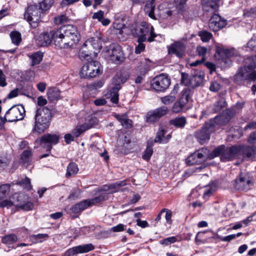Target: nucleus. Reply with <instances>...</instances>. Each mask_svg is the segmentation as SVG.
<instances>
[{"label":"nucleus","instance_id":"nucleus-1","mask_svg":"<svg viewBox=\"0 0 256 256\" xmlns=\"http://www.w3.org/2000/svg\"><path fill=\"white\" fill-rule=\"evenodd\" d=\"M256 56H248L244 60V66L240 68L234 77L238 84H250L256 80Z\"/></svg>","mask_w":256,"mask_h":256},{"label":"nucleus","instance_id":"nucleus-2","mask_svg":"<svg viewBox=\"0 0 256 256\" xmlns=\"http://www.w3.org/2000/svg\"><path fill=\"white\" fill-rule=\"evenodd\" d=\"M52 115L48 107L37 108L34 116V123L32 132L40 134L48 129L50 124Z\"/></svg>","mask_w":256,"mask_h":256},{"label":"nucleus","instance_id":"nucleus-3","mask_svg":"<svg viewBox=\"0 0 256 256\" xmlns=\"http://www.w3.org/2000/svg\"><path fill=\"white\" fill-rule=\"evenodd\" d=\"M240 150V148L235 146L226 147L224 145H220L216 148L210 152V159H212L215 157L220 156L222 162L231 161L238 156Z\"/></svg>","mask_w":256,"mask_h":256},{"label":"nucleus","instance_id":"nucleus-4","mask_svg":"<svg viewBox=\"0 0 256 256\" xmlns=\"http://www.w3.org/2000/svg\"><path fill=\"white\" fill-rule=\"evenodd\" d=\"M215 130L216 126L214 124L213 121L208 120L200 130L195 132L194 136L200 144H203L208 142L211 134Z\"/></svg>","mask_w":256,"mask_h":256},{"label":"nucleus","instance_id":"nucleus-5","mask_svg":"<svg viewBox=\"0 0 256 256\" xmlns=\"http://www.w3.org/2000/svg\"><path fill=\"white\" fill-rule=\"evenodd\" d=\"M43 14L44 12L38 6L32 4L27 7L24 14V17L32 28H36L41 21Z\"/></svg>","mask_w":256,"mask_h":256},{"label":"nucleus","instance_id":"nucleus-6","mask_svg":"<svg viewBox=\"0 0 256 256\" xmlns=\"http://www.w3.org/2000/svg\"><path fill=\"white\" fill-rule=\"evenodd\" d=\"M105 53L110 60L116 64L124 62V54L121 46L118 44L114 43L105 48Z\"/></svg>","mask_w":256,"mask_h":256},{"label":"nucleus","instance_id":"nucleus-7","mask_svg":"<svg viewBox=\"0 0 256 256\" xmlns=\"http://www.w3.org/2000/svg\"><path fill=\"white\" fill-rule=\"evenodd\" d=\"M254 183L249 174L241 173L236 178L234 184V188L239 191L248 192L252 188Z\"/></svg>","mask_w":256,"mask_h":256},{"label":"nucleus","instance_id":"nucleus-8","mask_svg":"<svg viewBox=\"0 0 256 256\" xmlns=\"http://www.w3.org/2000/svg\"><path fill=\"white\" fill-rule=\"evenodd\" d=\"M170 84V78L164 74H161L152 80L151 86L156 91L162 92L169 87Z\"/></svg>","mask_w":256,"mask_h":256},{"label":"nucleus","instance_id":"nucleus-9","mask_svg":"<svg viewBox=\"0 0 256 256\" xmlns=\"http://www.w3.org/2000/svg\"><path fill=\"white\" fill-rule=\"evenodd\" d=\"M60 136L56 134H46L40 138L41 146L46 150V152H50L54 145L59 142Z\"/></svg>","mask_w":256,"mask_h":256},{"label":"nucleus","instance_id":"nucleus-10","mask_svg":"<svg viewBox=\"0 0 256 256\" xmlns=\"http://www.w3.org/2000/svg\"><path fill=\"white\" fill-rule=\"evenodd\" d=\"M236 112L234 108L226 109L222 113L214 117V119L211 118L214 124H217L220 126H224L227 124L230 120L236 115Z\"/></svg>","mask_w":256,"mask_h":256},{"label":"nucleus","instance_id":"nucleus-11","mask_svg":"<svg viewBox=\"0 0 256 256\" xmlns=\"http://www.w3.org/2000/svg\"><path fill=\"white\" fill-rule=\"evenodd\" d=\"M56 30L58 32L56 34L59 36H64L74 42H78L80 40V34L77 28L73 25L64 26Z\"/></svg>","mask_w":256,"mask_h":256},{"label":"nucleus","instance_id":"nucleus-12","mask_svg":"<svg viewBox=\"0 0 256 256\" xmlns=\"http://www.w3.org/2000/svg\"><path fill=\"white\" fill-rule=\"evenodd\" d=\"M25 110L22 105L18 106H13L6 112V116L8 118V122H14L20 120L24 118Z\"/></svg>","mask_w":256,"mask_h":256},{"label":"nucleus","instance_id":"nucleus-13","mask_svg":"<svg viewBox=\"0 0 256 256\" xmlns=\"http://www.w3.org/2000/svg\"><path fill=\"white\" fill-rule=\"evenodd\" d=\"M227 24V21L219 14H214L209 20V28L214 32H217Z\"/></svg>","mask_w":256,"mask_h":256},{"label":"nucleus","instance_id":"nucleus-14","mask_svg":"<svg viewBox=\"0 0 256 256\" xmlns=\"http://www.w3.org/2000/svg\"><path fill=\"white\" fill-rule=\"evenodd\" d=\"M94 249L92 244H85L74 246L68 250L65 253L66 256H72L78 254L86 253Z\"/></svg>","mask_w":256,"mask_h":256},{"label":"nucleus","instance_id":"nucleus-15","mask_svg":"<svg viewBox=\"0 0 256 256\" xmlns=\"http://www.w3.org/2000/svg\"><path fill=\"white\" fill-rule=\"evenodd\" d=\"M54 34V30L42 33L36 40L37 45L42 47L50 45L53 40Z\"/></svg>","mask_w":256,"mask_h":256},{"label":"nucleus","instance_id":"nucleus-16","mask_svg":"<svg viewBox=\"0 0 256 256\" xmlns=\"http://www.w3.org/2000/svg\"><path fill=\"white\" fill-rule=\"evenodd\" d=\"M168 112V108L164 106L149 112L146 115V121L148 122L154 123L158 120L162 116L166 114Z\"/></svg>","mask_w":256,"mask_h":256},{"label":"nucleus","instance_id":"nucleus-17","mask_svg":"<svg viewBox=\"0 0 256 256\" xmlns=\"http://www.w3.org/2000/svg\"><path fill=\"white\" fill-rule=\"evenodd\" d=\"M216 50V56H218V58L221 59L226 62V58L233 56L236 54V50L234 48L228 50L217 46Z\"/></svg>","mask_w":256,"mask_h":256},{"label":"nucleus","instance_id":"nucleus-18","mask_svg":"<svg viewBox=\"0 0 256 256\" xmlns=\"http://www.w3.org/2000/svg\"><path fill=\"white\" fill-rule=\"evenodd\" d=\"M185 50L186 47L182 42H176L168 48V52L170 54H175L178 58H182L184 54Z\"/></svg>","mask_w":256,"mask_h":256},{"label":"nucleus","instance_id":"nucleus-19","mask_svg":"<svg viewBox=\"0 0 256 256\" xmlns=\"http://www.w3.org/2000/svg\"><path fill=\"white\" fill-rule=\"evenodd\" d=\"M204 78V73L200 70H195L191 74V88H194L200 86Z\"/></svg>","mask_w":256,"mask_h":256},{"label":"nucleus","instance_id":"nucleus-20","mask_svg":"<svg viewBox=\"0 0 256 256\" xmlns=\"http://www.w3.org/2000/svg\"><path fill=\"white\" fill-rule=\"evenodd\" d=\"M91 121H93V120H90V123L86 122L82 125L77 126L72 131V134L74 136L78 138L85 131L90 128L94 124V122L92 123Z\"/></svg>","mask_w":256,"mask_h":256},{"label":"nucleus","instance_id":"nucleus-21","mask_svg":"<svg viewBox=\"0 0 256 256\" xmlns=\"http://www.w3.org/2000/svg\"><path fill=\"white\" fill-rule=\"evenodd\" d=\"M92 68H90L89 64H84L80 72V75L82 78H92L98 76V73L93 72Z\"/></svg>","mask_w":256,"mask_h":256},{"label":"nucleus","instance_id":"nucleus-22","mask_svg":"<svg viewBox=\"0 0 256 256\" xmlns=\"http://www.w3.org/2000/svg\"><path fill=\"white\" fill-rule=\"evenodd\" d=\"M120 88L112 87L106 94V96L108 98H110L112 102L117 104L118 102V91Z\"/></svg>","mask_w":256,"mask_h":256},{"label":"nucleus","instance_id":"nucleus-23","mask_svg":"<svg viewBox=\"0 0 256 256\" xmlns=\"http://www.w3.org/2000/svg\"><path fill=\"white\" fill-rule=\"evenodd\" d=\"M149 60L146 58L142 60L136 68V71L138 74L144 76L149 70Z\"/></svg>","mask_w":256,"mask_h":256},{"label":"nucleus","instance_id":"nucleus-24","mask_svg":"<svg viewBox=\"0 0 256 256\" xmlns=\"http://www.w3.org/2000/svg\"><path fill=\"white\" fill-rule=\"evenodd\" d=\"M194 153L198 159V162H199L200 164L204 162L206 158L210 159V152L209 153V151L207 148H202L197 152H194Z\"/></svg>","mask_w":256,"mask_h":256},{"label":"nucleus","instance_id":"nucleus-25","mask_svg":"<svg viewBox=\"0 0 256 256\" xmlns=\"http://www.w3.org/2000/svg\"><path fill=\"white\" fill-rule=\"evenodd\" d=\"M186 124V120L185 117H176L170 120L169 124L176 128H182Z\"/></svg>","mask_w":256,"mask_h":256},{"label":"nucleus","instance_id":"nucleus-26","mask_svg":"<svg viewBox=\"0 0 256 256\" xmlns=\"http://www.w3.org/2000/svg\"><path fill=\"white\" fill-rule=\"evenodd\" d=\"M114 116L125 128H130L132 126V120L128 118L126 116L116 114Z\"/></svg>","mask_w":256,"mask_h":256},{"label":"nucleus","instance_id":"nucleus-27","mask_svg":"<svg viewBox=\"0 0 256 256\" xmlns=\"http://www.w3.org/2000/svg\"><path fill=\"white\" fill-rule=\"evenodd\" d=\"M154 145V142L152 140H148L147 142V146L144 152V153L142 156V158L146 161H148L152 156L153 154V149L152 146Z\"/></svg>","mask_w":256,"mask_h":256},{"label":"nucleus","instance_id":"nucleus-28","mask_svg":"<svg viewBox=\"0 0 256 256\" xmlns=\"http://www.w3.org/2000/svg\"><path fill=\"white\" fill-rule=\"evenodd\" d=\"M78 168L75 162H70L66 168V176L67 178H69L72 176H74L76 175L78 172Z\"/></svg>","mask_w":256,"mask_h":256},{"label":"nucleus","instance_id":"nucleus-29","mask_svg":"<svg viewBox=\"0 0 256 256\" xmlns=\"http://www.w3.org/2000/svg\"><path fill=\"white\" fill-rule=\"evenodd\" d=\"M178 92V90L174 88L169 95L162 97L160 100L162 102L166 105L169 104L174 102L176 100V95Z\"/></svg>","mask_w":256,"mask_h":256},{"label":"nucleus","instance_id":"nucleus-30","mask_svg":"<svg viewBox=\"0 0 256 256\" xmlns=\"http://www.w3.org/2000/svg\"><path fill=\"white\" fill-rule=\"evenodd\" d=\"M192 95V92L190 88H184L181 92V96L179 101H180L182 104L186 106L191 96Z\"/></svg>","mask_w":256,"mask_h":256},{"label":"nucleus","instance_id":"nucleus-31","mask_svg":"<svg viewBox=\"0 0 256 256\" xmlns=\"http://www.w3.org/2000/svg\"><path fill=\"white\" fill-rule=\"evenodd\" d=\"M166 4H162L158 6L159 14L163 18H168L170 17L173 14V10H171L170 8H166L164 9V7L166 6Z\"/></svg>","mask_w":256,"mask_h":256},{"label":"nucleus","instance_id":"nucleus-32","mask_svg":"<svg viewBox=\"0 0 256 256\" xmlns=\"http://www.w3.org/2000/svg\"><path fill=\"white\" fill-rule=\"evenodd\" d=\"M48 99L51 102H54L58 100L60 96V91L56 88H50L47 92Z\"/></svg>","mask_w":256,"mask_h":256},{"label":"nucleus","instance_id":"nucleus-33","mask_svg":"<svg viewBox=\"0 0 256 256\" xmlns=\"http://www.w3.org/2000/svg\"><path fill=\"white\" fill-rule=\"evenodd\" d=\"M144 26L146 35L150 34V36L147 39L148 41L150 42H153L154 38L157 36L154 32L153 26L148 24H145Z\"/></svg>","mask_w":256,"mask_h":256},{"label":"nucleus","instance_id":"nucleus-34","mask_svg":"<svg viewBox=\"0 0 256 256\" xmlns=\"http://www.w3.org/2000/svg\"><path fill=\"white\" fill-rule=\"evenodd\" d=\"M243 154L248 157L251 158L254 156L256 152V148L255 146H245L242 148Z\"/></svg>","mask_w":256,"mask_h":256},{"label":"nucleus","instance_id":"nucleus-35","mask_svg":"<svg viewBox=\"0 0 256 256\" xmlns=\"http://www.w3.org/2000/svg\"><path fill=\"white\" fill-rule=\"evenodd\" d=\"M17 241V236L14 234H9L2 237L1 242L6 244H12Z\"/></svg>","mask_w":256,"mask_h":256},{"label":"nucleus","instance_id":"nucleus-36","mask_svg":"<svg viewBox=\"0 0 256 256\" xmlns=\"http://www.w3.org/2000/svg\"><path fill=\"white\" fill-rule=\"evenodd\" d=\"M10 36L12 44L16 46H18L20 44L22 41V37L21 34L19 32L16 30L12 31L10 33Z\"/></svg>","mask_w":256,"mask_h":256},{"label":"nucleus","instance_id":"nucleus-37","mask_svg":"<svg viewBox=\"0 0 256 256\" xmlns=\"http://www.w3.org/2000/svg\"><path fill=\"white\" fill-rule=\"evenodd\" d=\"M90 46L96 50H100L102 48L101 40L98 38H91L88 40Z\"/></svg>","mask_w":256,"mask_h":256},{"label":"nucleus","instance_id":"nucleus-38","mask_svg":"<svg viewBox=\"0 0 256 256\" xmlns=\"http://www.w3.org/2000/svg\"><path fill=\"white\" fill-rule=\"evenodd\" d=\"M32 59V65L34 66L39 64L42 60L43 53L41 52H38L30 56Z\"/></svg>","mask_w":256,"mask_h":256},{"label":"nucleus","instance_id":"nucleus-39","mask_svg":"<svg viewBox=\"0 0 256 256\" xmlns=\"http://www.w3.org/2000/svg\"><path fill=\"white\" fill-rule=\"evenodd\" d=\"M226 103L224 98H220L212 106V110L214 112H220L222 108L226 107Z\"/></svg>","mask_w":256,"mask_h":256},{"label":"nucleus","instance_id":"nucleus-40","mask_svg":"<svg viewBox=\"0 0 256 256\" xmlns=\"http://www.w3.org/2000/svg\"><path fill=\"white\" fill-rule=\"evenodd\" d=\"M10 185L9 184H2L0 186V200L4 198L10 191Z\"/></svg>","mask_w":256,"mask_h":256},{"label":"nucleus","instance_id":"nucleus-41","mask_svg":"<svg viewBox=\"0 0 256 256\" xmlns=\"http://www.w3.org/2000/svg\"><path fill=\"white\" fill-rule=\"evenodd\" d=\"M54 36L53 40L54 41V44L56 47L58 48L62 49L63 48V39L62 38V36H59L56 34L58 32V30H54Z\"/></svg>","mask_w":256,"mask_h":256},{"label":"nucleus","instance_id":"nucleus-42","mask_svg":"<svg viewBox=\"0 0 256 256\" xmlns=\"http://www.w3.org/2000/svg\"><path fill=\"white\" fill-rule=\"evenodd\" d=\"M166 134V131L164 129L160 130L156 134V137L154 139V142L166 144L167 143V140H164V135Z\"/></svg>","mask_w":256,"mask_h":256},{"label":"nucleus","instance_id":"nucleus-43","mask_svg":"<svg viewBox=\"0 0 256 256\" xmlns=\"http://www.w3.org/2000/svg\"><path fill=\"white\" fill-rule=\"evenodd\" d=\"M54 3V0H43L39 3L38 6L41 8L44 13L48 10Z\"/></svg>","mask_w":256,"mask_h":256},{"label":"nucleus","instance_id":"nucleus-44","mask_svg":"<svg viewBox=\"0 0 256 256\" xmlns=\"http://www.w3.org/2000/svg\"><path fill=\"white\" fill-rule=\"evenodd\" d=\"M90 68L93 70V72L98 73V75L102 72V70L100 66V64L98 61H92L88 63Z\"/></svg>","mask_w":256,"mask_h":256},{"label":"nucleus","instance_id":"nucleus-45","mask_svg":"<svg viewBox=\"0 0 256 256\" xmlns=\"http://www.w3.org/2000/svg\"><path fill=\"white\" fill-rule=\"evenodd\" d=\"M181 84L191 87V75L190 76L186 73L182 72L181 74Z\"/></svg>","mask_w":256,"mask_h":256},{"label":"nucleus","instance_id":"nucleus-46","mask_svg":"<svg viewBox=\"0 0 256 256\" xmlns=\"http://www.w3.org/2000/svg\"><path fill=\"white\" fill-rule=\"evenodd\" d=\"M198 36L204 42H208L212 38V34L206 30H202L198 32Z\"/></svg>","mask_w":256,"mask_h":256},{"label":"nucleus","instance_id":"nucleus-47","mask_svg":"<svg viewBox=\"0 0 256 256\" xmlns=\"http://www.w3.org/2000/svg\"><path fill=\"white\" fill-rule=\"evenodd\" d=\"M26 197L23 194L15 193L11 196V199L16 202V204H20V202H24V200L26 199Z\"/></svg>","mask_w":256,"mask_h":256},{"label":"nucleus","instance_id":"nucleus-48","mask_svg":"<svg viewBox=\"0 0 256 256\" xmlns=\"http://www.w3.org/2000/svg\"><path fill=\"white\" fill-rule=\"evenodd\" d=\"M63 39V48H68L72 46L74 44H76L78 42H74L70 38L62 36Z\"/></svg>","mask_w":256,"mask_h":256},{"label":"nucleus","instance_id":"nucleus-49","mask_svg":"<svg viewBox=\"0 0 256 256\" xmlns=\"http://www.w3.org/2000/svg\"><path fill=\"white\" fill-rule=\"evenodd\" d=\"M16 184L23 186L24 188L27 189L28 190H30L32 187L30 184V179L26 176L24 179L18 182Z\"/></svg>","mask_w":256,"mask_h":256},{"label":"nucleus","instance_id":"nucleus-50","mask_svg":"<svg viewBox=\"0 0 256 256\" xmlns=\"http://www.w3.org/2000/svg\"><path fill=\"white\" fill-rule=\"evenodd\" d=\"M16 207L19 208L22 210H32L34 207V205L32 202L25 201L24 203L20 202V204H16Z\"/></svg>","mask_w":256,"mask_h":256},{"label":"nucleus","instance_id":"nucleus-51","mask_svg":"<svg viewBox=\"0 0 256 256\" xmlns=\"http://www.w3.org/2000/svg\"><path fill=\"white\" fill-rule=\"evenodd\" d=\"M186 164L189 166L200 164L196 154L194 152L186 159Z\"/></svg>","mask_w":256,"mask_h":256},{"label":"nucleus","instance_id":"nucleus-52","mask_svg":"<svg viewBox=\"0 0 256 256\" xmlns=\"http://www.w3.org/2000/svg\"><path fill=\"white\" fill-rule=\"evenodd\" d=\"M90 206L105 200V196L100 194L92 198H88Z\"/></svg>","mask_w":256,"mask_h":256},{"label":"nucleus","instance_id":"nucleus-53","mask_svg":"<svg viewBox=\"0 0 256 256\" xmlns=\"http://www.w3.org/2000/svg\"><path fill=\"white\" fill-rule=\"evenodd\" d=\"M82 212L90 206L89 200L86 199L76 203Z\"/></svg>","mask_w":256,"mask_h":256},{"label":"nucleus","instance_id":"nucleus-54","mask_svg":"<svg viewBox=\"0 0 256 256\" xmlns=\"http://www.w3.org/2000/svg\"><path fill=\"white\" fill-rule=\"evenodd\" d=\"M142 28H140V34L138 36L137 42L139 44H143V42H145L146 40V34L144 31V25L142 26Z\"/></svg>","mask_w":256,"mask_h":256},{"label":"nucleus","instance_id":"nucleus-55","mask_svg":"<svg viewBox=\"0 0 256 256\" xmlns=\"http://www.w3.org/2000/svg\"><path fill=\"white\" fill-rule=\"evenodd\" d=\"M15 201L10 198V200H6L2 202H0V207H10L12 206H16Z\"/></svg>","mask_w":256,"mask_h":256},{"label":"nucleus","instance_id":"nucleus-56","mask_svg":"<svg viewBox=\"0 0 256 256\" xmlns=\"http://www.w3.org/2000/svg\"><path fill=\"white\" fill-rule=\"evenodd\" d=\"M81 194L80 189L73 190L68 197V199L74 200L78 198Z\"/></svg>","mask_w":256,"mask_h":256},{"label":"nucleus","instance_id":"nucleus-57","mask_svg":"<svg viewBox=\"0 0 256 256\" xmlns=\"http://www.w3.org/2000/svg\"><path fill=\"white\" fill-rule=\"evenodd\" d=\"M162 212H166L165 214V218L167 223L169 224H171L172 222V212L168 208H162Z\"/></svg>","mask_w":256,"mask_h":256},{"label":"nucleus","instance_id":"nucleus-58","mask_svg":"<svg viewBox=\"0 0 256 256\" xmlns=\"http://www.w3.org/2000/svg\"><path fill=\"white\" fill-rule=\"evenodd\" d=\"M31 155L32 152L30 150H25L22 152L21 155V159L24 162H28L30 160Z\"/></svg>","mask_w":256,"mask_h":256},{"label":"nucleus","instance_id":"nucleus-59","mask_svg":"<svg viewBox=\"0 0 256 256\" xmlns=\"http://www.w3.org/2000/svg\"><path fill=\"white\" fill-rule=\"evenodd\" d=\"M102 80H99L96 82L92 84L88 85V88L90 90H97L98 88H102L104 85Z\"/></svg>","mask_w":256,"mask_h":256},{"label":"nucleus","instance_id":"nucleus-60","mask_svg":"<svg viewBox=\"0 0 256 256\" xmlns=\"http://www.w3.org/2000/svg\"><path fill=\"white\" fill-rule=\"evenodd\" d=\"M220 84L216 81H212L210 82L209 89L211 92H217L220 90Z\"/></svg>","mask_w":256,"mask_h":256},{"label":"nucleus","instance_id":"nucleus-61","mask_svg":"<svg viewBox=\"0 0 256 256\" xmlns=\"http://www.w3.org/2000/svg\"><path fill=\"white\" fill-rule=\"evenodd\" d=\"M177 238L175 236H170L164 238L160 241V244L166 246L169 245L175 242Z\"/></svg>","mask_w":256,"mask_h":256},{"label":"nucleus","instance_id":"nucleus-62","mask_svg":"<svg viewBox=\"0 0 256 256\" xmlns=\"http://www.w3.org/2000/svg\"><path fill=\"white\" fill-rule=\"evenodd\" d=\"M184 106V104H182L178 100L172 106V110L176 113L179 112Z\"/></svg>","mask_w":256,"mask_h":256},{"label":"nucleus","instance_id":"nucleus-63","mask_svg":"<svg viewBox=\"0 0 256 256\" xmlns=\"http://www.w3.org/2000/svg\"><path fill=\"white\" fill-rule=\"evenodd\" d=\"M70 210L73 214L72 216L74 218H77L80 214L82 212L78 204H76L74 205L71 208Z\"/></svg>","mask_w":256,"mask_h":256},{"label":"nucleus","instance_id":"nucleus-64","mask_svg":"<svg viewBox=\"0 0 256 256\" xmlns=\"http://www.w3.org/2000/svg\"><path fill=\"white\" fill-rule=\"evenodd\" d=\"M188 0H174V2L176 8L182 10Z\"/></svg>","mask_w":256,"mask_h":256}]
</instances>
